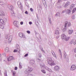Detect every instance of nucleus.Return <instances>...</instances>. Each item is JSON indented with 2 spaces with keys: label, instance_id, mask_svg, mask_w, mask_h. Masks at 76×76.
Listing matches in <instances>:
<instances>
[{
  "label": "nucleus",
  "instance_id": "f257e3e1",
  "mask_svg": "<svg viewBox=\"0 0 76 76\" xmlns=\"http://www.w3.org/2000/svg\"><path fill=\"white\" fill-rule=\"evenodd\" d=\"M47 61L48 64H50L51 66H52L53 65H54V64H55L54 63V61L52 60V58L50 57H48V58Z\"/></svg>",
  "mask_w": 76,
  "mask_h": 76
},
{
  "label": "nucleus",
  "instance_id": "f03ea898",
  "mask_svg": "<svg viewBox=\"0 0 76 76\" xmlns=\"http://www.w3.org/2000/svg\"><path fill=\"white\" fill-rule=\"evenodd\" d=\"M5 38L7 39V42L8 43H10L12 40V36H9V35H6V36Z\"/></svg>",
  "mask_w": 76,
  "mask_h": 76
},
{
  "label": "nucleus",
  "instance_id": "7ed1b4c3",
  "mask_svg": "<svg viewBox=\"0 0 76 76\" xmlns=\"http://www.w3.org/2000/svg\"><path fill=\"white\" fill-rule=\"evenodd\" d=\"M32 70H33L32 68L28 67V69H26L24 72V73L25 74H28V73H31L32 71Z\"/></svg>",
  "mask_w": 76,
  "mask_h": 76
},
{
  "label": "nucleus",
  "instance_id": "20e7f679",
  "mask_svg": "<svg viewBox=\"0 0 76 76\" xmlns=\"http://www.w3.org/2000/svg\"><path fill=\"white\" fill-rule=\"evenodd\" d=\"M16 49L14 50L13 51L14 53H16L17 51H20V47H19V45L17 44L16 45Z\"/></svg>",
  "mask_w": 76,
  "mask_h": 76
},
{
  "label": "nucleus",
  "instance_id": "39448f33",
  "mask_svg": "<svg viewBox=\"0 0 76 76\" xmlns=\"http://www.w3.org/2000/svg\"><path fill=\"white\" fill-rule=\"evenodd\" d=\"M19 23L18 21H15L13 22V24L17 28H19V26H18V24Z\"/></svg>",
  "mask_w": 76,
  "mask_h": 76
},
{
  "label": "nucleus",
  "instance_id": "423d86ee",
  "mask_svg": "<svg viewBox=\"0 0 76 76\" xmlns=\"http://www.w3.org/2000/svg\"><path fill=\"white\" fill-rule=\"evenodd\" d=\"M19 36L21 38H26V37L24 35V34L22 33H20L19 34Z\"/></svg>",
  "mask_w": 76,
  "mask_h": 76
},
{
  "label": "nucleus",
  "instance_id": "0eeeda50",
  "mask_svg": "<svg viewBox=\"0 0 76 76\" xmlns=\"http://www.w3.org/2000/svg\"><path fill=\"white\" fill-rule=\"evenodd\" d=\"M76 69V66L75 65H72L71 67V70H75Z\"/></svg>",
  "mask_w": 76,
  "mask_h": 76
},
{
  "label": "nucleus",
  "instance_id": "6e6552de",
  "mask_svg": "<svg viewBox=\"0 0 76 76\" xmlns=\"http://www.w3.org/2000/svg\"><path fill=\"white\" fill-rule=\"evenodd\" d=\"M17 4L19 7H20V9H21L22 8V4L21 2L18 1L17 2Z\"/></svg>",
  "mask_w": 76,
  "mask_h": 76
},
{
  "label": "nucleus",
  "instance_id": "1a4fd4ad",
  "mask_svg": "<svg viewBox=\"0 0 76 76\" xmlns=\"http://www.w3.org/2000/svg\"><path fill=\"white\" fill-rule=\"evenodd\" d=\"M65 25L64 26V28L62 30V31L63 32H65L66 31V26H67V22H66L65 23Z\"/></svg>",
  "mask_w": 76,
  "mask_h": 76
},
{
  "label": "nucleus",
  "instance_id": "9d476101",
  "mask_svg": "<svg viewBox=\"0 0 76 76\" xmlns=\"http://www.w3.org/2000/svg\"><path fill=\"white\" fill-rule=\"evenodd\" d=\"M40 66L41 68L42 69H44L45 68V66L44 65V64L43 63L41 62L40 63Z\"/></svg>",
  "mask_w": 76,
  "mask_h": 76
},
{
  "label": "nucleus",
  "instance_id": "9b49d317",
  "mask_svg": "<svg viewBox=\"0 0 76 76\" xmlns=\"http://www.w3.org/2000/svg\"><path fill=\"white\" fill-rule=\"evenodd\" d=\"M54 69L55 70L58 71L59 70V69H60V68L58 66H55Z\"/></svg>",
  "mask_w": 76,
  "mask_h": 76
},
{
  "label": "nucleus",
  "instance_id": "f8f14e48",
  "mask_svg": "<svg viewBox=\"0 0 76 76\" xmlns=\"http://www.w3.org/2000/svg\"><path fill=\"white\" fill-rule=\"evenodd\" d=\"M13 59V56H11L9 57L7 59V60L8 61H11V60H12Z\"/></svg>",
  "mask_w": 76,
  "mask_h": 76
},
{
  "label": "nucleus",
  "instance_id": "ddd939ff",
  "mask_svg": "<svg viewBox=\"0 0 76 76\" xmlns=\"http://www.w3.org/2000/svg\"><path fill=\"white\" fill-rule=\"evenodd\" d=\"M61 37L62 38V39H64L66 38V35L64 34H63L62 35Z\"/></svg>",
  "mask_w": 76,
  "mask_h": 76
},
{
  "label": "nucleus",
  "instance_id": "4468645a",
  "mask_svg": "<svg viewBox=\"0 0 76 76\" xmlns=\"http://www.w3.org/2000/svg\"><path fill=\"white\" fill-rule=\"evenodd\" d=\"M8 7L9 9L11 10H12V9H13V6H12L9 5H8Z\"/></svg>",
  "mask_w": 76,
  "mask_h": 76
},
{
  "label": "nucleus",
  "instance_id": "2eb2a0df",
  "mask_svg": "<svg viewBox=\"0 0 76 76\" xmlns=\"http://www.w3.org/2000/svg\"><path fill=\"white\" fill-rule=\"evenodd\" d=\"M52 53L53 56H54V57H55V58H56V59H57V56H56V53H54V52L53 51L52 52Z\"/></svg>",
  "mask_w": 76,
  "mask_h": 76
},
{
  "label": "nucleus",
  "instance_id": "dca6fc26",
  "mask_svg": "<svg viewBox=\"0 0 76 76\" xmlns=\"http://www.w3.org/2000/svg\"><path fill=\"white\" fill-rule=\"evenodd\" d=\"M4 13L2 11H0V16H4Z\"/></svg>",
  "mask_w": 76,
  "mask_h": 76
},
{
  "label": "nucleus",
  "instance_id": "f3484780",
  "mask_svg": "<svg viewBox=\"0 0 76 76\" xmlns=\"http://www.w3.org/2000/svg\"><path fill=\"white\" fill-rule=\"evenodd\" d=\"M55 34L57 35H58L59 34V30H56L55 31Z\"/></svg>",
  "mask_w": 76,
  "mask_h": 76
},
{
  "label": "nucleus",
  "instance_id": "a211bd4d",
  "mask_svg": "<svg viewBox=\"0 0 76 76\" xmlns=\"http://www.w3.org/2000/svg\"><path fill=\"white\" fill-rule=\"evenodd\" d=\"M0 23H2V24L5 25V23H4V21H3V19H0Z\"/></svg>",
  "mask_w": 76,
  "mask_h": 76
},
{
  "label": "nucleus",
  "instance_id": "6ab92c4d",
  "mask_svg": "<svg viewBox=\"0 0 76 76\" xmlns=\"http://www.w3.org/2000/svg\"><path fill=\"white\" fill-rule=\"evenodd\" d=\"M70 37H66L65 39H65V41H68L69 40V39H70Z\"/></svg>",
  "mask_w": 76,
  "mask_h": 76
},
{
  "label": "nucleus",
  "instance_id": "aec40b11",
  "mask_svg": "<svg viewBox=\"0 0 76 76\" xmlns=\"http://www.w3.org/2000/svg\"><path fill=\"white\" fill-rule=\"evenodd\" d=\"M74 7H75V4H72L70 7V8L72 9H73Z\"/></svg>",
  "mask_w": 76,
  "mask_h": 76
},
{
  "label": "nucleus",
  "instance_id": "412c9836",
  "mask_svg": "<svg viewBox=\"0 0 76 76\" xmlns=\"http://www.w3.org/2000/svg\"><path fill=\"white\" fill-rule=\"evenodd\" d=\"M68 33L69 34H72L73 33V30H69L68 31Z\"/></svg>",
  "mask_w": 76,
  "mask_h": 76
},
{
  "label": "nucleus",
  "instance_id": "4be33fe9",
  "mask_svg": "<svg viewBox=\"0 0 76 76\" xmlns=\"http://www.w3.org/2000/svg\"><path fill=\"white\" fill-rule=\"evenodd\" d=\"M59 52L60 53V56H61V57H60V58H62V55L61 54V50L60 49L59 50Z\"/></svg>",
  "mask_w": 76,
  "mask_h": 76
},
{
  "label": "nucleus",
  "instance_id": "5701e85b",
  "mask_svg": "<svg viewBox=\"0 0 76 76\" xmlns=\"http://www.w3.org/2000/svg\"><path fill=\"white\" fill-rule=\"evenodd\" d=\"M66 12H67V13L68 14H69V13H71V12H72V11H71V10H67L66 11Z\"/></svg>",
  "mask_w": 76,
  "mask_h": 76
},
{
  "label": "nucleus",
  "instance_id": "b1692460",
  "mask_svg": "<svg viewBox=\"0 0 76 76\" xmlns=\"http://www.w3.org/2000/svg\"><path fill=\"white\" fill-rule=\"evenodd\" d=\"M12 73L13 76H15V74H16V72L14 71H13L12 70Z\"/></svg>",
  "mask_w": 76,
  "mask_h": 76
},
{
  "label": "nucleus",
  "instance_id": "393cba45",
  "mask_svg": "<svg viewBox=\"0 0 76 76\" xmlns=\"http://www.w3.org/2000/svg\"><path fill=\"white\" fill-rule=\"evenodd\" d=\"M3 21H4V23H5L6 22H7V19L5 18H4Z\"/></svg>",
  "mask_w": 76,
  "mask_h": 76
},
{
  "label": "nucleus",
  "instance_id": "a878e982",
  "mask_svg": "<svg viewBox=\"0 0 76 76\" xmlns=\"http://www.w3.org/2000/svg\"><path fill=\"white\" fill-rule=\"evenodd\" d=\"M30 63L31 64H33L34 63V61L33 60H31L30 61Z\"/></svg>",
  "mask_w": 76,
  "mask_h": 76
},
{
  "label": "nucleus",
  "instance_id": "bb28decb",
  "mask_svg": "<svg viewBox=\"0 0 76 76\" xmlns=\"http://www.w3.org/2000/svg\"><path fill=\"white\" fill-rule=\"evenodd\" d=\"M67 22V25L68 24V26L69 27V26H71V24L70 23V22H67V21H66Z\"/></svg>",
  "mask_w": 76,
  "mask_h": 76
},
{
  "label": "nucleus",
  "instance_id": "cd10ccee",
  "mask_svg": "<svg viewBox=\"0 0 76 76\" xmlns=\"http://www.w3.org/2000/svg\"><path fill=\"white\" fill-rule=\"evenodd\" d=\"M41 72H42L44 74L46 73V72H45V71L44 69H42Z\"/></svg>",
  "mask_w": 76,
  "mask_h": 76
},
{
  "label": "nucleus",
  "instance_id": "c85d7f7f",
  "mask_svg": "<svg viewBox=\"0 0 76 76\" xmlns=\"http://www.w3.org/2000/svg\"><path fill=\"white\" fill-rule=\"evenodd\" d=\"M0 5H4V4H5V3L3 2H0Z\"/></svg>",
  "mask_w": 76,
  "mask_h": 76
},
{
  "label": "nucleus",
  "instance_id": "c756f323",
  "mask_svg": "<svg viewBox=\"0 0 76 76\" xmlns=\"http://www.w3.org/2000/svg\"><path fill=\"white\" fill-rule=\"evenodd\" d=\"M5 51L7 52H8L9 51V48L7 47L5 49Z\"/></svg>",
  "mask_w": 76,
  "mask_h": 76
},
{
  "label": "nucleus",
  "instance_id": "7c9ffc66",
  "mask_svg": "<svg viewBox=\"0 0 76 76\" xmlns=\"http://www.w3.org/2000/svg\"><path fill=\"white\" fill-rule=\"evenodd\" d=\"M76 10V8H74L73 10H72V13H75V12Z\"/></svg>",
  "mask_w": 76,
  "mask_h": 76
},
{
  "label": "nucleus",
  "instance_id": "2f4dec72",
  "mask_svg": "<svg viewBox=\"0 0 76 76\" xmlns=\"http://www.w3.org/2000/svg\"><path fill=\"white\" fill-rule=\"evenodd\" d=\"M0 28L1 29H4V26H3V25H1L0 26Z\"/></svg>",
  "mask_w": 76,
  "mask_h": 76
},
{
  "label": "nucleus",
  "instance_id": "473e14b6",
  "mask_svg": "<svg viewBox=\"0 0 76 76\" xmlns=\"http://www.w3.org/2000/svg\"><path fill=\"white\" fill-rule=\"evenodd\" d=\"M19 67L20 69H21L22 68V65H21V63L20 62L19 63Z\"/></svg>",
  "mask_w": 76,
  "mask_h": 76
},
{
  "label": "nucleus",
  "instance_id": "72a5a7b5",
  "mask_svg": "<svg viewBox=\"0 0 76 76\" xmlns=\"http://www.w3.org/2000/svg\"><path fill=\"white\" fill-rule=\"evenodd\" d=\"M13 13H12V12H11V14H12V15L13 17H15V14L14 13V11H12Z\"/></svg>",
  "mask_w": 76,
  "mask_h": 76
},
{
  "label": "nucleus",
  "instance_id": "f704fd0d",
  "mask_svg": "<svg viewBox=\"0 0 76 76\" xmlns=\"http://www.w3.org/2000/svg\"><path fill=\"white\" fill-rule=\"evenodd\" d=\"M60 12H57L55 15V16H60Z\"/></svg>",
  "mask_w": 76,
  "mask_h": 76
},
{
  "label": "nucleus",
  "instance_id": "c9c22d12",
  "mask_svg": "<svg viewBox=\"0 0 76 76\" xmlns=\"http://www.w3.org/2000/svg\"><path fill=\"white\" fill-rule=\"evenodd\" d=\"M73 42H74L73 40H71L69 43L70 44H72L73 43Z\"/></svg>",
  "mask_w": 76,
  "mask_h": 76
},
{
  "label": "nucleus",
  "instance_id": "e433bc0d",
  "mask_svg": "<svg viewBox=\"0 0 76 76\" xmlns=\"http://www.w3.org/2000/svg\"><path fill=\"white\" fill-rule=\"evenodd\" d=\"M48 70L49 71V72H53V71H52V70H51V69L50 68H49Z\"/></svg>",
  "mask_w": 76,
  "mask_h": 76
},
{
  "label": "nucleus",
  "instance_id": "4c0bfd02",
  "mask_svg": "<svg viewBox=\"0 0 76 76\" xmlns=\"http://www.w3.org/2000/svg\"><path fill=\"white\" fill-rule=\"evenodd\" d=\"M38 56H39V57L40 58H41V53H39L38 54Z\"/></svg>",
  "mask_w": 76,
  "mask_h": 76
},
{
  "label": "nucleus",
  "instance_id": "58836bf2",
  "mask_svg": "<svg viewBox=\"0 0 76 76\" xmlns=\"http://www.w3.org/2000/svg\"><path fill=\"white\" fill-rule=\"evenodd\" d=\"M66 3L68 6H69V4H70V3L69 1L67 2Z\"/></svg>",
  "mask_w": 76,
  "mask_h": 76
},
{
  "label": "nucleus",
  "instance_id": "ea45409f",
  "mask_svg": "<svg viewBox=\"0 0 76 76\" xmlns=\"http://www.w3.org/2000/svg\"><path fill=\"white\" fill-rule=\"evenodd\" d=\"M68 6V5L67 4V3H66L64 6V7H67Z\"/></svg>",
  "mask_w": 76,
  "mask_h": 76
},
{
  "label": "nucleus",
  "instance_id": "a19ab883",
  "mask_svg": "<svg viewBox=\"0 0 76 76\" xmlns=\"http://www.w3.org/2000/svg\"><path fill=\"white\" fill-rule=\"evenodd\" d=\"M72 19H75V15H73L72 17Z\"/></svg>",
  "mask_w": 76,
  "mask_h": 76
},
{
  "label": "nucleus",
  "instance_id": "79ce46f5",
  "mask_svg": "<svg viewBox=\"0 0 76 76\" xmlns=\"http://www.w3.org/2000/svg\"><path fill=\"white\" fill-rule=\"evenodd\" d=\"M41 51L43 52V53H45V51H44V50H43V49H42V48Z\"/></svg>",
  "mask_w": 76,
  "mask_h": 76
},
{
  "label": "nucleus",
  "instance_id": "37998d69",
  "mask_svg": "<svg viewBox=\"0 0 76 76\" xmlns=\"http://www.w3.org/2000/svg\"><path fill=\"white\" fill-rule=\"evenodd\" d=\"M25 14H26V15H28V11H25Z\"/></svg>",
  "mask_w": 76,
  "mask_h": 76
},
{
  "label": "nucleus",
  "instance_id": "c03bdc74",
  "mask_svg": "<svg viewBox=\"0 0 76 76\" xmlns=\"http://www.w3.org/2000/svg\"><path fill=\"white\" fill-rule=\"evenodd\" d=\"M63 0H58V3H59L60 2H61V1H62Z\"/></svg>",
  "mask_w": 76,
  "mask_h": 76
},
{
  "label": "nucleus",
  "instance_id": "a18cd8bd",
  "mask_svg": "<svg viewBox=\"0 0 76 76\" xmlns=\"http://www.w3.org/2000/svg\"><path fill=\"white\" fill-rule=\"evenodd\" d=\"M45 69H46V70H48V69H49V68H48V67L47 66L45 68Z\"/></svg>",
  "mask_w": 76,
  "mask_h": 76
},
{
  "label": "nucleus",
  "instance_id": "49530a36",
  "mask_svg": "<svg viewBox=\"0 0 76 76\" xmlns=\"http://www.w3.org/2000/svg\"><path fill=\"white\" fill-rule=\"evenodd\" d=\"M64 57L66 58V56H67V54H66L65 53L64 54Z\"/></svg>",
  "mask_w": 76,
  "mask_h": 76
},
{
  "label": "nucleus",
  "instance_id": "de8ad7c7",
  "mask_svg": "<svg viewBox=\"0 0 76 76\" xmlns=\"http://www.w3.org/2000/svg\"><path fill=\"white\" fill-rule=\"evenodd\" d=\"M28 56V54L27 53L24 56V57H27Z\"/></svg>",
  "mask_w": 76,
  "mask_h": 76
},
{
  "label": "nucleus",
  "instance_id": "09e8293b",
  "mask_svg": "<svg viewBox=\"0 0 76 76\" xmlns=\"http://www.w3.org/2000/svg\"><path fill=\"white\" fill-rule=\"evenodd\" d=\"M28 76H33V75L31 74H29L28 75Z\"/></svg>",
  "mask_w": 76,
  "mask_h": 76
},
{
  "label": "nucleus",
  "instance_id": "8fccbe9b",
  "mask_svg": "<svg viewBox=\"0 0 76 76\" xmlns=\"http://www.w3.org/2000/svg\"><path fill=\"white\" fill-rule=\"evenodd\" d=\"M27 33H28V34H30L31 33V32H30V31H27Z\"/></svg>",
  "mask_w": 76,
  "mask_h": 76
},
{
  "label": "nucleus",
  "instance_id": "3c124183",
  "mask_svg": "<svg viewBox=\"0 0 76 76\" xmlns=\"http://www.w3.org/2000/svg\"><path fill=\"white\" fill-rule=\"evenodd\" d=\"M20 25H23V21L20 22Z\"/></svg>",
  "mask_w": 76,
  "mask_h": 76
},
{
  "label": "nucleus",
  "instance_id": "603ef678",
  "mask_svg": "<svg viewBox=\"0 0 76 76\" xmlns=\"http://www.w3.org/2000/svg\"><path fill=\"white\" fill-rule=\"evenodd\" d=\"M30 10L31 12H33V9H32V8H30Z\"/></svg>",
  "mask_w": 76,
  "mask_h": 76
},
{
  "label": "nucleus",
  "instance_id": "864d4df0",
  "mask_svg": "<svg viewBox=\"0 0 76 76\" xmlns=\"http://www.w3.org/2000/svg\"><path fill=\"white\" fill-rule=\"evenodd\" d=\"M17 69H18V67H17L16 66L15 67V70H16Z\"/></svg>",
  "mask_w": 76,
  "mask_h": 76
},
{
  "label": "nucleus",
  "instance_id": "5fc2aeb1",
  "mask_svg": "<svg viewBox=\"0 0 76 76\" xmlns=\"http://www.w3.org/2000/svg\"><path fill=\"white\" fill-rule=\"evenodd\" d=\"M29 23L30 25H31L32 23L31 22H29Z\"/></svg>",
  "mask_w": 76,
  "mask_h": 76
},
{
  "label": "nucleus",
  "instance_id": "6e6d98bb",
  "mask_svg": "<svg viewBox=\"0 0 76 76\" xmlns=\"http://www.w3.org/2000/svg\"><path fill=\"white\" fill-rule=\"evenodd\" d=\"M49 20L50 23H51V20H50V19H49Z\"/></svg>",
  "mask_w": 76,
  "mask_h": 76
},
{
  "label": "nucleus",
  "instance_id": "4d7b16f0",
  "mask_svg": "<svg viewBox=\"0 0 76 76\" xmlns=\"http://www.w3.org/2000/svg\"><path fill=\"white\" fill-rule=\"evenodd\" d=\"M65 12H66V11H65V10L63 11L62 13H65Z\"/></svg>",
  "mask_w": 76,
  "mask_h": 76
},
{
  "label": "nucleus",
  "instance_id": "13d9d810",
  "mask_svg": "<svg viewBox=\"0 0 76 76\" xmlns=\"http://www.w3.org/2000/svg\"><path fill=\"white\" fill-rule=\"evenodd\" d=\"M59 38V36H58L57 37V39H58Z\"/></svg>",
  "mask_w": 76,
  "mask_h": 76
},
{
  "label": "nucleus",
  "instance_id": "bf43d9fd",
  "mask_svg": "<svg viewBox=\"0 0 76 76\" xmlns=\"http://www.w3.org/2000/svg\"><path fill=\"white\" fill-rule=\"evenodd\" d=\"M2 55H3V56H4V55H5V53H3Z\"/></svg>",
  "mask_w": 76,
  "mask_h": 76
},
{
  "label": "nucleus",
  "instance_id": "052dcab7",
  "mask_svg": "<svg viewBox=\"0 0 76 76\" xmlns=\"http://www.w3.org/2000/svg\"><path fill=\"white\" fill-rule=\"evenodd\" d=\"M38 60H39V61H41V59H39L38 58Z\"/></svg>",
  "mask_w": 76,
  "mask_h": 76
},
{
  "label": "nucleus",
  "instance_id": "680f3d73",
  "mask_svg": "<svg viewBox=\"0 0 76 76\" xmlns=\"http://www.w3.org/2000/svg\"><path fill=\"white\" fill-rule=\"evenodd\" d=\"M14 12L13 11H11V13H12H12H13V12Z\"/></svg>",
  "mask_w": 76,
  "mask_h": 76
},
{
  "label": "nucleus",
  "instance_id": "e2e57ef3",
  "mask_svg": "<svg viewBox=\"0 0 76 76\" xmlns=\"http://www.w3.org/2000/svg\"><path fill=\"white\" fill-rule=\"evenodd\" d=\"M1 73V71L0 70V74Z\"/></svg>",
  "mask_w": 76,
  "mask_h": 76
},
{
  "label": "nucleus",
  "instance_id": "0e129e2a",
  "mask_svg": "<svg viewBox=\"0 0 76 76\" xmlns=\"http://www.w3.org/2000/svg\"><path fill=\"white\" fill-rule=\"evenodd\" d=\"M1 57V55L0 54V58Z\"/></svg>",
  "mask_w": 76,
  "mask_h": 76
},
{
  "label": "nucleus",
  "instance_id": "69168bd1",
  "mask_svg": "<svg viewBox=\"0 0 76 76\" xmlns=\"http://www.w3.org/2000/svg\"><path fill=\"white\" fill-rule=\"evenodd\" d=\"M25 1H27V0H25Z\"/></svg>",
  "mask_w": 76,
  "mask_h": 76
},
{
  "label": "nucleus",
  "instance_id": "338daca9",
  "mask_svg": "<svg viewBox=\"0 0 76 76\" xmlns=\"http://www.w3.org/2000/svg\"><path fill=\"white\" fill-rule=\"evenodd\" d=\"M36 36H37V34H36Z\"/></svg>",
  "mask_w": 76,
  "mask_h": 76
},
{
  "label": "nucleus",
  "instance_id": "774afa93",
  "mask_svg": "<svg viewBox=\"0 0 76 76\" xmlns=\"http://www.w3.org/2000/svg\"><path fill=\"white\" fill-rule=\"evenodd\" d=\"M40 38H41V37H40Z\"/></svg>",
  "mask_w": 76,
  "mask_h": 76
}]
</instances>
